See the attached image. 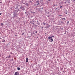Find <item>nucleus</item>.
<instances>
[{
	"label": "nucleus",
	"instance_id": "1",
	"mask_svg": "<svg viewBox=\"0 0 75 75\" xmlns=\"http://www.w3.org/2000/svg\"><path fill=\"white\" fill-rule=\"evenodd\" d=\"M14 75H19V73L17 72H16L15 73Z\"/></svg>",
	"mask_w": 75,
	"mask_h": 75
},
{
	"label": "nucleus",
	"instance_id": "9",
	"mask_svg": "<svg viewBox=\"0 0 75 75\" xmlns=\"http://www.w3.org/2000/svg\"><path fill=\"white\" fill-rule=\"evenodd\" d=\"M62 20H65V18H62Z\"/></svg>",
	"mask_w": 75,
	"mask_h": 75
},
{
	"label": "nucleus",
	"instance_id": "5",
	"mask_svg": "<svg viewBox=\"0 0 75 75\" xmlns=\"http://www.w3.org/2000/svg\"><path fill=\"white\" fill-rule=\"evenodd\" d=\"M2 42H5V40L3 39L2 40Z\"/></svg>",
	"mask_w": 75,
	"mask_h": 75
},
{
	"label": "nucleus",
	"instance_id": "19",
	"mask_svg": "<svg viewBox=\"0 0 75 75\" xmlns=\"http://www.w3.org/2000/svg\"><path fill=\"white\" fill-rule=\"evenodd\" d=\"M2 3L1 2H0V3L1 4Z\"/></svg>",
	"mask_w": 75,
	"mask_h": 75
},
{
	"label": "nucleus",
	"instance_id": "18",
	"mask_svg": "<svg viewBox=\"0 0 75 75\" xmlns=\"http://www.w3.org/2000/svg\"><path fill=\"white\" fill-rule=\"evenodd\" d=\"M41 28H42H42H43V27H42Z\"/></svg>",
	"mask_w": 75,
	"mask_h": 75
},
{
	"label": "nucleus",
	"instance_id": "12",
	"mask_svg": "<svg viewBox=\"0 0 75 75\" xmlns=\"http://www.w3.org/2000/svg\"><path fill=\"white\" fill-rule=\"evenodd\" d=\"M37 24H38V25H40V24L39 23H37Z\"/></svg>",
	"mask_w": 75,
	"mask_h": 75
},
{
	"label": "nucleus",
	"instance_id": "10",
	"mask_svg": "<svg viewBox=\"0 0 75 75\" xmlns=\"http://www.w3.org/2000/svg\"><path fill=\"white\" fill-rule=\"evenodd\" d=\"M1 25H4L3 24V23H1Z\"/></svg>",
	"mask_w": 75,
	"mask_h": 75
},
{
	"label": "nucleus",
	"instance_id": "22",
	"mask_svg": "<svg viewBox=\"0 0 75 75\" xmlns=\"http://www.w3.org/2000/svg\"><path fill=\"white\" fill-rule=\"evenodd\" d=\"M60 16H62V15H60Z\"/></svg>",
	"mask_w": 75,
	"mask_h": 75
},
{
	"label": "nucleus",
	"instance_id": "24",
	"mask_svg": "<svg viewBox=\"0 0 75 75\" xmlns=\"http://www.w3.org/2000/svg\"><path fill=\"white\" fill-rule=\"evenodd\" d=\"M38 21H37V22H38Z\"/></svg>",
	"mask_w": 75,
	"mask_h": 75
},
{
	"label": "nucleus",
	"instance_id": "26",
	"mask_svg": "<svg viewBox=\"0 0 75 75\" xmlns=\"http://www.w3.org/2000/svg\"><path fill=\"white\" fill-rule=\"evenodd\" d=\"M45 34H46V33H45Z\"/></svg>",
	"mask_w": 75,
	"mask_h": 75
},
{
	"label": "nucleus",
	"instance_id": "21",
	"mask_svg": "<svg viewBox=\"0 0 75 75\" xmlns=\"http://www.w3.org/2000/svg\"><path fill=\"white\" fill-rule=\"evenodd\" d=\"M23 34H24V33L22 34V35H23Z\"/></svg>",
	"mask_w": 75,
	"mask_h": 75
},
{
	"label": "nucleus",
	"instance_id": "7",
	"mask_svg": "<svg viewBox=\"0 0 75 75\" xmlns=\"http://www.w3.org/2000/svg\"><path fill=\"white\" fill-rule=\"evenodd\" d=\"M10 56H9V57H6V58H10Z\"/></svg>",
	"mask_w": 75,
	"mask_h": 75
},
{
	"label": "nucleus",
	"instance_id": "13",
	"mask_svg": "<svg viewBox=\"0 0 75 75\" xmlns=\"http://www.w3.org/2000/svg\"><path fill=\"white\" fill-rule=\"evenodd\" d=\"M1 13H0V16H1Z\"/></svg>",
	"mask_w": 75,
	"mask_h": 75
},
{
	"label": "nucleus",
	"instance_id": "15",
	"mask_svg": "<svg viewBox=\"0 0 75 75\" xmlns=\"http://www.w3.org/2000/svg\"><path fill=\"white\" fill-rule=\"evenodd\" d=\"M35 33H37V31H36L35 32Z\"/></svg>",
	"mask_w": 75,
	"mask_h": 75
},
{
	"label": "nucleus",
	"instance_id": "23",
	"mask_svg": "<svg viewBox=\"0 0 75 75\" xmlns=\"http://www.w3.org/2000/svg\"><path fill=\"white\" fill-rule=\"evenodd\" d=\"M67 14V13H66V14Z\"/></svg>",
	"mask_w": 75,
	"mask_h": 75
},
{
	"label": "nucleus",
	"instance_id": "14",
	"mask_svg": "<svg viewBox=\"0 0 75 75\" xmlns=\"http://www.w3.org/2000/svg\"><path fill=\"white\" fill-rule=\"evenodd\" d=\"M62 6H61L60 7V8H62Z\"/></svg>",
	"mask_w": 75,
	"mask_h": 75
},
{
	"label": "nucleus",
	"instance_id": "11",
	"mask_svg": "<svg viewBox=\"0 0 75 75\" xmlns=\"http://www.w3.org/2000/svg\"><path fill=\"white\" fill-rule=\"evenodd\" d=\"M69 24V21H68L67 23V24Z\"/></svg>",
	"mask_w": 75,
	"mask_h": 75
},
{
	"label": "nucleus",
	"instance_id": "20",
	"mask_svg": "<svg viewBox=\"0 0 75 75\" xmlns=\"http://www.w3.org/2000/svg\"><path fill=\"white\" fill-rule=\"evenodd\" d=\"M42 9H43V8H42Z\"/></svg>",
	"mask_w": 75,
	"mask_h": 75
},
{
	"label": "nucleus",
	"instance_id": "17",
	"mask_svg": "<svg viewBox=\"0 0 75 75\" xmlns=\"http://www.w3.org/2000/svg\"><path fill=\"white\" fill-rule=\"evenodd\" d=\"M38 4H39V3H38L37 5H38Z\"/></svg>",
	"mask_w": 75,
	"mask_h": 75
},
{
	"label": "nucleus",
	"instance_id": "2",
	"mask_svg": "<svg viewBox=\"0 0 75 75\" xmlns=\"http://www.w3.org/2000/svg\"><path fill=\"white\" fill-rule=\"evenodd\" d=\"M49 41H50V42H52V41H53V39L51 38L50 40H49Z\"/></svg>",
	"mask_w": 75,
	"mask_h": 75
},
{
	"label": "nucleus",
	"instance_id": "25",
	"mask_svg": "<svg viewBox=\"0 0 75 75\" xmlns=\"http://www.w3.org/2000/svg\"><path fill=\"white\" fill-rule=\"evenodd\" d=\"M0 39H1V38H0Z\"/></svg>",
	"mask_w": 75,
	"mask_h": 75
},
{
	"label": "nucleus",
	"instance_id": "4",
	"mask_svg": "<svg viewBox=\"0 0 75 75\" xmlns=\"http://www.w3.org/2000/svg\"><path fill=\"white\" fill-rule=\"evenodd\" d=\"M28 58H27L26 59V62H28Z\"/></svg>",
	"mask_w": 75,
	"mask_h": 75
},
{
	"label": "nucleus",
	"instance_id": "6",
	"mask_svg": "<svg viewBox=\"0 0 75 75\" xmlns=\"http://www.w3.org/2000/svg\"><path fill=\"white\" fill-rule=\"evenodd\" d=\"M42 24H43V25H45V24H46V23H44V22H43Z\"/></svg>",
	"mask_w": 75,
	"mask_h": 75
},
{
	"label": "nucleus",
	"instance_id": "3",
	"mask_svg": "<svg viewBox=\"0 0 75 75\" xmlns=\"http://www.w3.org/2000/svg\"><path fill=\"white\" fill-rule=\"evenodd\" d=\"M52 38V36H51V37L49 36V37H48V39L49 40H50V38L51 39V38Z\"/></svg>",
	"mask_w": 75,
	"mask_h": 75
},
{
	"label": "nucleus",
	"instance_id": "16",
	"mask_svg": "<svg viewBox=\"0 0 75 75\" xmlns=\"http://www.w3.org/2000/svg\"><path fill=\"white\" fill-rule=\"evenodd\" d=\"M52 37H54V36H52Z\"/></svg>",
	"mask_w": 75,
	"mask_h": 75
},
{
	"label": "nucleus",
	"instance_id": "8",
	"mask_svg": "<svg viewBox=\"0 0 75 75\" xmlns=\"http://www.w3.org/2000/svg\"><path fill=\"white\" fill-rule=\"evenodd\" d=\"M17 69L18 70H20V68L19 67H18L17 68Z\"/></svg>",
	"mask_w": 75,
	"mask_h": 75
}]
</instances>
